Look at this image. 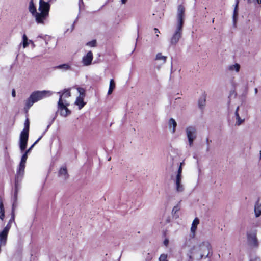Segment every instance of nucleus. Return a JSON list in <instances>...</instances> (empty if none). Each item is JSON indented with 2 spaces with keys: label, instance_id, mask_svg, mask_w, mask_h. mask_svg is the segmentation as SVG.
<instances>
[{
  "label": "nucleus",
  "instance_id": "nucleus-27",
  "mask_svg": "<svg viewBox=\"0 0 261 261\" xmlns=\"http://www.w3.org/2000/svg\"><path fill=\"white\" fill-rule=\"evenodd\" d=\"M247 3L249 4H252L254 6H256L257 5L261 6V0H247Z\"/></svg>",
  "mask_w": 261,
  "mask_h": 261
},
{
  "label": "nucleus",
  "instance_id": "nucleus-16",
  "mask_svg": "<svg viewBox=\"0 0 261 261\" xmlns=\"http://www.w3.org/2000/svg\"><path fill=\"white\" fill-rule=\"evenodd\" d=\"M29 11L35 17V20L36 21L37 14L38 13V12L36 11V7L35 6L33 0H31L29 3Z\"/></svg>",
  "mask_w": 261,
  "mask_h": 261
},
{
  "label": "nucleus",
  "instance_id": "nucleus-6",
  "mask_svg": "<svg viewBox=\"0 0 261 261\" xmlns=\"http://www.w3.org/2000/svg\"><path fill=\"white\" fill-rule=\"evenodd\" d=\"M16 207V204L14 202L12 205V210L11 214V218L9 220L7 225L4 227V228L0 232V240L2 244H4L6 241V238L8 237V235L9 232V230L11 227V224L13 222H14L15 220V213L14 210Z\"/></svg>",
  "mask_w": 261,
  "mask_h": 261
},
{
  "label": "nucleus",
  "instance_id": "nucleus-15",
  "mask_svg": "<svg viewBox=\"0 0 261 261\" xmlns=\"http://www.w3.org/2000/svg\"><path fill=\"white\" fill-rule=\"evenodd\" d=\"M199 224V220L198 218H195L192 222V225L190 228L191 233L192 236L194 237L195 235L197 227L198 225Z\"/></svg>",
  "mask_w": 261,
  "mask_h": 261
},
{
  "label": "nucleus",
  "instance_id": "nucleus-22",
  "mask_svg": "<svg viewBox=\"0 0 261 261\" xmlns=\"http://www.w3.org/2000/svg\"><path fill=\"white\" fill-rule=\"evenodd\" d=\"M227 69L231 72L234 71L236 72H238L240 69V65L238 63L230 65L228 66Z\"/></svg>",
  "mask_w": 261,
  "mask_h": 261
},
{
  "label": "nucleus",
  "instance_id": "nucleus-10",
  "mask_svg": "<svg viewBox=\"0 0 261 261\" xmlns=\"http://www.w3.org/2000/svg\"><path fill=\"white\" fill-rule=\"evenodd\" d=\"M247 240L249 243L253 246H256L257 245V240L256 238V231H252L247 233Z\"/></svg>",
  "mask_w": 261,
  "mask_h": 261
},
{
  "label": "nucleus",
  "instance_id": "nucleus-21",
  "mask_svg": "<svg viewBox=\"0 0 261 261\" xmlns=\"http://www.w3.org/2000/svg\"><path fill=\"white\" fill-rule=\"evenodd\" d=\"M84 97L78 96L75 101V104L79 107V109L81 110L85 105L86 103L84 101Z\"/></svg>",
  "mask_w": 261,
  "mask_h": 261
},
{
  "label": "nucleus",
  "instance_id": "nucleus-19",
  "mask_svg": "<svg viewBox=\"0 0 261 261\" xmlns=\"http://www.w3.org/2000/svg\"><path fill=\"white\" fill-rule=\"evenodd\" d=\"M167 58V56H163L162 53H159L155 56V60L161 62V64H164L166 63Z\"/></svg>",
  "mask_w": 261,
  "mask_h": 261
},
{
  "label": "nucleus",
  "instance_id": "nucleus-26",
  "mask_svg": "<svg viewBox=\"0 0 261 261\" xmlns=\"http://www.w3.org/2000/svg\"><path fill=\"white\" fill-rule=\"evenodd\" d=\"M114 89V81L113 79H111L110 80V86H109V90L108 92V94L110 95L111 94H112V93Z\"/></svg>",
  "mask_w": 261,
  "mask_h": 261
},
{
  "label": "nucleus",
  "instance_id": "nucleus-4",
  "mask_svg": "<svg viewBox=\"0 0 261 261\" xmlns=\"http://www.w3.org/2000/svg\"><path fill=\"white\" fill-rule=\"evenodd\" d=\"M49 9V3L39 0V12L37 14L36 17V22L38 23L44 24L45 20L48 16Z\"/></svg>",
  "mask_w": 261,
  "mask_h": 261
},
{
  "label": "nucleus",
  "instance_id": "nucleus-37",
  "mask_svg": "<svg viewBox=\"0 0 261 261\" xmlns=\"http://www.w3.org/2000/svg\"><path fill=\"white\" fill-rule=\"evenodd\" d=\"M169 240L168 239H166L164 241V244L165 246L167 247L168 244H169Z\"/></svg>",
  "mask_w": 261,
  "mask_h": 261
},
{
  "label": "nucleus",
  "instance_id": "nucleus-46",
  "mask_svg": "<svg viewBox=\"0 0 261 261\" xmlns=\"http://www.w3.org/2000/svg\"><path fill=\"white\" fill-rule=\"evenodd\" d=\"M254 91H255V93H257V89L255 88Z\"/></svg>",
  "mask_w": 261,
  "mask_h": 261
},
{
  "label": "nucleus",
  "instance_id": "nucleus-31",
  "mask_svg": "<svg viewBox=\"0 0 261 261\" xmlns=\"http://www.w3.org/2000/svg\"><path fill=\"white\" fill-rule=\"evenodd\" d=\"M28 158V154L24 153L21 157V161L20 163L25 164L26 161Z\"/></svg>",
  "mask_w": 261,
  "mask_h": 261
},
{
  "label": "nucleus",
  "instance_id": "nucleus-32",
  "mask_svg": "<svg viewBox=\"0 0 261 261\" xmlns=\"http://www.w3.org/2000/svg\"><path fill=\"white\" fill-rule=\"evenodd\" d=\"M167 258V254H162L159 258V261H168Z\"/></svg>",
  "mask_w": 261,
  "mask_h": 261
},
{
  "label": "nucleus",
  "instance_id": "nucleus-49",
  "mask_svg": "<svg viewBox=\"0 0 261 261\" xmlns=\"http://www.w3.org/2000/svg\"><path fill=\"white\" fill-rule=\"evenodd\" d=\"M111 159V158L110 157V158H109L108 161H110Z\"/></svg>",
  "mask_w": 261,
  "mask_h": 261
},
{
  "label": "nucleus",
  "instance_id": "nucleus-44",
  "mask_svg": "<svg viewBox=\"0 0 261 261\" xmlns=\"http://www.w3.org/2000/svg\"><path fill=\"white\" fill-rule=\"evenodd\" d=\"M83 4L82 0H81V2L79 3V7L80 8L81 7V5Z\"/></svg>",
  "mask_w": 261,
  "mask_h": 261
},
{
  "label": "nucleus",
  "instance_id": "nucleus-47",
  "mask_svg": "<svg viewBox=\"0 0 261 261\" xmlns=\"http://www.w3.org/2000/svg\"><path fill=\"white\" fill-rule=\"evenodd\" d=\"M184 164V162H181L180 163V166H181V167H182V165Z\"/></svg>",
  "mask_w": 261,
  "mask_h": 261
},
{
  "label": "nucleus",
  "instance_id": "nucleus-17",
  "mask_svg": "<svg viewBox=\"0 0 261 261\" xmlns=\"http://www.w3.org/2000/svg\"><path fill=\"white\" fill-rule=\"evenodd\" d=\"M169 128L171 130L172 133H174L176 132V127L177 126V123L175 120L173 118H170L168 121Z\"/></svg>",
  "mask_w": 261,
  "mask_h": 261
},
{
  "label": "nucleus",
  "instance_id": "nucleus-33",
  "mask_svg": "<svg viewBox=\"0 0 261 261\" xmlns=\"http://www.w3.org/2000/svg\"><path fill=\"white\" fill-rule=\"evenodd\" d=\"M96 45V41L95 40H93L91 41L88 42L87 43V45L90 47H95Z\"/></svg>",
  "mask_w": 261,
  "mask_h": 261
},
{
  "label": "nucleus",
  "instance_id": "nucleus-50",
  "mask_svg": "<svg viewBox=\"0 0 261 261\" xmlns=\"http://www.w3.org/2000/svg\"><path fill=\"white\" fill-rule=\"evenodd\" d=\"M29 42H31V43H32V44H33V43L32 42V41L31 40H29Z\"/></svg>",
  "mask_w": 261,
  "mask_h": 261
},
{
  "label": "nucleus",
  "instance_id": "nucleus-45",
  "mask_svg": "<svg viewBox=\"0 0 261 261\" xmlns=\"http://www.w3.org/2000/svg\"><path fill=\"white\" fill-rule=\"evenodd\" d=\"M56 0H48V3H51L56 1Z\"/></svg>",
  "mask_w": 261,
  "mask_h": 261
},
{
  "label": "nucleus",
  "instance_id": "nucleus-43",
  "mask_svg": "<svg viewBox=\"0 0 261 261\" xmlns=\"http://www.w3.org/2000/svg\"><path fill=\"white\" fill-rule=\"evenodd\" d=\"M74 24H73L72 25H71V30H70V32H71L73 29H74Z\"/></svg>",
  "mask_w": 261,
  "mask_h": 261
},
{
  "label": "nucleus",
  "instance_id": "nucleus-12",
  "mask_svg": "<svg viewBox=\"0 0 261 261\" xmlns=\"http://www.w3.org/2000/svg\"><path fill=\"white\" fill-rule=\"evenodd\" d=\"M239 107H238L235 111V117L236 119V122L235 125L237 126H240L245 122V118L243 116H240L239 113Z\"/></svg>",
  "mask_w": 261,
  "mask_h": 261
},
{
  "label": "nucleus",
  "instance_id": "nucleus-36",
  "mask_svg": "<svg viewBox=\"0 0 261 261\" xmlns=\"http://www.w3.org/2000/svg\"><path fill=\"white\" fill-rule=\"evenodd\" d=\"M34 146L35 145L33 144L28 150L25 151V153L28 154L31 151V150L32 149Z\"/></svg>",
  "mask_w": 261,
  "mask_h": 261
},
{
  "label": "nucleus",
  "instance_id": "nucleus-23",
  "mask_svg": "<svg viewBox=\"0 0 261 261\" xmlns=\"http://www.w3.org/2000/svg\"><path fill=\"white\" fill-rule=\"evenodd\" d=\"M56 69L62 70L65 71L71 69V67L69 64H63L58 65L55 67Z\"/></svg>",
  "mask_w": 261,
  "mask_h": 261
},
{
  "label": "nucleus",
  "instance_id": "nucleus-25",
  "mask_svg": "<svg viewBox=\"0 0 261 261\" xmlns=\"http://www.w3.org/2000/svg\"><path fill=\"white\" fill-rule=\"evenodd\" d=\"M239 1H237V4L236 5L235 8L234 9L233 11V23L235 25L237 21V18L238 16V5Z\"/></svg>",
  "mask_w": 261,
  "mask_h": 261
},
{
  "label": "nucleus",
  "instance_id": "nucleus-14",
  "mask_svg": "<svg viewBox=\"0 0 261 261\" xmlns=\"http://www.w3.org/2000/svg\"><path fill=\"white\" fill-rule=\"evenodd\" d=\"M58 94H59L60 95L59 100H61V102H62L66 101L65 99L66 98L69 97L71 96V93L69 89H65L62 93L59 92H58Z\"/></svg>",
  "mask_w": 261,
  "mask_h": 261
},
{
  "label": "nucleus",
  "instance_id": "nucleus-35",
  "mask_svg": "<svg viewBox=\"0 0 261 261\" xmlns=\"http://www.w3.org/2000/svg\"><path fill=\"white\" fill-rule=\"evenodd\" d=\"M154 34H156V37H159V34L160 33V31L157 28H154L153 29Z\"/></svg>",
  "mask_w": 261,
  "mask_h": 261
},
{
  "label": "nucleus",
  "instance_id": "nucleus-34",
  "mask_svg": "<svg viewBox=\"0 0 261 261\" xmlns=\"http://www.w3.org/2000/svg\"><path fill=\"white\" fill-rule=\"evenodd\" d=\"M182 170V167H181V166H179L178 169L177 174L175 178H181Z\"/></svg>",
  "mask_w": 261,
  "mask_h": 261
},
{
  "label": "nucleus",
  "instance_id": "nucleus-39",
  "mask_svg": "<svg viewBox=\"0 0 261 261\" xmlns=\"http://www.w3.org/2000/svg\"><path fill=\"white\" fill-rule=\"evenodd\" d=\"M120 2L121 4L125 5L127 3V0H120Z\"/></svg>",
  "mask_w": 261,
  "mask_h": 261
},
{
  "label": "nucleus",
  "instance_id": "nucleus-42",
  "mask_svg": "<svg viewBox=\"0 0 261 261\" xmlns=\"http://www.w3.org/2000/svg\"><path fill=\"white\" fill-rule=\"evenodd\" d=\"M42 138V136L40 137L34 143V145H35L36 143H37L41 139V138Z\"/></svg>",
  "mask_w": 261,
  "mask_h": 261
},
{
  "label": "nucleus",
  "instance_id": "nucleus-11",
  "mask_svg": "<svg viewBox=\"0 0 261 261\" xmlns=\"http://www.w3.org/2000/svg\"><path fill=\"white\" fill-rule=\"evenodd\" d=\"M93 60V54L92 51H89L87 54L82 58V63L84 66H89L91 65Z\"/></svg>",
  "mask_w": 261,
  "mask_h": 261
},
{
  "label": "nucleus",
  "instance_id": "nucleus-24",
  "mask_svg": "<svg viewBox=\"0 0 261 261\" xmlns=\"http://www.w3.org/2000/svg\"><path fill=\"white\" fill-rule=\"evenodd\" d=\"M5 218V210L2 200L0 198V219L3 221Z\"/></svg>",
  "mask_w": 261,
  "mask_h": 261
},
{
  "label": "nucleus",
  "instance_id": "nucleus-29",
  "mask_svg": "<svg viewBox=\"0 0 261 261\" xmlns=\"http://www.w3.org/2000/svg\"><path fill=\"white\" fill-rule=\"evenodd\" d=\"M77 91L80 94V95L79 96L80 97H85V90L82 88H78L77 89Z\"/></svg>",
  "mask_w": 261,
  "mask_h": 261
},
{
  "label": "nucleus",
  "instance_id": "nucleus-9",
  "mask_svg": "<svg viewBox=\"0 0 261 261\" xmlns=\"http://www.w3.org/2000/svg\"><path fill=\"white\" fill-rule=\"evenodd\" d=\"M24 169H25V164L20 163L18 169L17 171V174H16V178H15V198H16L17 192H18V189H19L18 179H19V177H21L23 176L24 172Z\"/></svg>",
  "mask_w": 261,
  "mask_h": 261
},
{
  "label": "nucleus",
  "instance_id": "nucleus-41",
  "mask_svg": "<svg viewBox=\"0 0 261 261\" xmlns=\"http://www.w3.org/2000/svg\"><path fill=\"white\" fill-rule=\"evenodd\" d=\"M204 102H205V100H204V99H203L202 101H201V102H200V101H199V105H200V106H203V105H204Z\"/></svg>",
  "mask_w": 261,
  "mask_h": 261
},
{
  "label": "nucleus",
  "instance_id": "nucleus-7",
  "mask_svg": "<svg viewBox=\"0 0 261 261\" xmlns=\"http://www.w3.org/2000/svg\"><path fill=\"white\" fill-rule=\"evenodd\" d=\"M186 133L189 145H193V141L196 138V129L193 126H189L186 128Z\"/></svg>",
  "mask_w": 261,
  "mask_h": 261
},
{
  "label": "nucleus",
  "instance_id": "nucleus-13",
  "mask_svg": "<svg viewBox=\"0 0 261 261\" xmlns=\"http://www.w3.org/2000/svg\"><path fill=\"white\" fill-rule=\"evenodd\" d=\"M174 182L176 191L178 193L182 192L185 188L184 185L181 183V178H175Z\"/></svg>",
  "mask_w": 261,
  "mask_h": 261
},
{
  "label": "nucleus",
  "instance_id": "nucleus-18",
  "mask_svg": "<svg viewBox=\"0 0 261 261\" xmlns=\"http://www.w3.org/2000/svg\"><path fill=\"white\" fill-rule=\"evenodd\" d=\"M254 211L256 218H258L261 216V203L256 202L255 204Z\"/></svg>",
  "mask_w": 261,
  "mask_h": 261
},
{
  "label": "nucleus",
  "instance_id": "nucleus-5",
  "mask_svg": "<svg viewBox=\"0 0 261 261\" xmlns=\"http://www.w3.org/2000/svg\"><path fill=\"white\" fill-rule=\"evenodd\" d=\"M29 119L27 118L24 122V127L21 131L19 137V145L21 151H23L27 147L29 138Z\"/></svg>",
  "mask_w": 261,
  "mask_h": 261
},
{
  "label": "nucleus",
  "instance_id": "nucleus-20",
  "mask_svg": "<svg viewBox=\"0 0 261 261\" xmlns=\"http://www.w3.org/2000/svg\"><path fill=\"white\" fill-rule=\"evenodd\" d=\"M59 176L64 179H66L68 178V175L67 170L65 167L61 168L59 171Z\"/></svg>",
  "mask_w": 261,
  "mask_h": 261
},
{
  "label": "nucleus",
  "instance_id": "nucleus-2",
  "mask_svg": "<svg viewBox=\"0 0 261 261\" xmlns=\"http://www.w3.org/2000/svg\"><path fill=\"white\" fill-rule=\"evenodd\" d=\"M211 250L212 246L208 241L198 242L189 250V257L201 260L203 257H207Z\"/></svg>",
  "mask_w": 261,
  "mask_h": 261
},
{
  "label": "nucleus",
  "instance_id": "nucleus-48",
  "mask_svg": "<svg viewBox=\"0 0 261 261\" xmlns=\"http://www.w3.org/2000/svg\"><path fill=\"white\" fill-rule=\"evenodd\" d=\"M259 154H260V159H261V150L259 151Z\"/></svg>",
  "mask_w": 261,
  "mask_h": 261
},
{
  "label": "nucleus",
  "instance_id": "nucleus-40",
  "mask_svg": "<svg viewBox=\"0 0 261 261\" xmlns=\"http://www.w3.org/2000/svg\"><path fill=\"white\" fill-rule=\"evenodd\" d=\"M12 95L13 97H15L16 96V93H15V91L14 89H13L12 91Z\"/></svg>",
  "mask_w": 261,
  "mask_h": 261
},
{
  "label": "nucleus",
  "instance_id": "nucleus-8",
  "mask_svg": "<svg viewBox=\"0 0 261 261\" xmlns=\"http://www.w3.org/2000/svg\"><path fill=\"white\" fill-rule=\"evenodd\" d=\"M69 103L67 101H65L64 102H61V100L58 101V111L61 116L66 117L70 114V111L67 108V106H69Z\"/></svg>",
  "mask_w": 261,
  "mask_h": 261
},
{
  "label": "nucleus",
  "instance_id": "nucleus-3",
  "mask_svg": "<svg viewBox=\"0 0 261 261\" xmlns=\"http://www.w3.org/2000/svg\"><path fill=\"white\" fill-rule=\"evenodd\" d=\"M53 92L49 90H37L33 92L25 101L24 110L27 112L34 103L51 96Z\"/></svg>",
  "mask_w": 261,
  "mask_h": 261
},
{
  "label": "nucleus",
  "instance_id": "nucleus-28",
  "mask_svg": "<svg viewBox=\"0 0 261 261\" xmlns=\"http://www.w3.org/2000/svg\"><path fill=\"white\" fill-rule=\"evenodd\" d=\"M23 39V47L25 48L29 44L28 39L25 34H23L22 36Z\"/></svg>",
  "mask_w": 261,
  "mask_h": 261
},
{
  "label": "nucleus",
  "instance_id": "nucleus-30",
  "mask_svg": "<svg viewBox=\"0 0 261 261\" xmlns=\"http://www.w3.org/2000/svg\"><path fill=\"white\" fill-rule=\"evenodd\" d=\"M180 206L179 205L177 204L175 206H174L172 209V214L175 215H176L178 212L180 210Z\"/></svg>",
  "mask_w": 261,
  "mask_h": 261
},
{
  "label": "nucleus",
  "instance_id": "nucleus-38",
  "mask_svg": "<svg viewBox=\"0 0 261 261\" xmlns=\"http://www.w3.org/2000/svg\"><path fill=\"white\" fill-rule=\"evenodd\" d=\"M251 261H260V259L258 257L252 258Z\"/></svg>",
  "mask_w": 261,
  "mask_h": 261
},
{
  "label": "nucleus",
  "instance_id": "nucleus-1",
  "mask_svg": "<svg viewBox=\"0 0 261 261\" xmlns=\"http://www.w3.org/2000/svg\"><path fill=\"white\" fill-rule=\"evenodd\" d=\"M185 18V8L182 5L178 7L176 20L173 27V32L169 39L170 46L177 44L182 36V28Z\"/></svg>",
  "mask_w": 261,
  "mask_h": 261
}]
</instances>
